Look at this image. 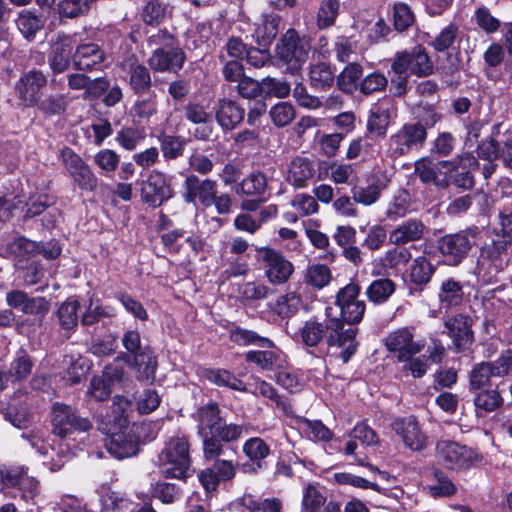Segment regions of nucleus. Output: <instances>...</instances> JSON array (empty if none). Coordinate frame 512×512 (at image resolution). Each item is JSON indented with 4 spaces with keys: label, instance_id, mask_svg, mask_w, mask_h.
<instances>
[{
    "label": "nucleus",
    "instance_id": "1",
    "mask_svg": "<svg viewBox=\"0 0 512 512\" xmlns=\"http://www.w3.org/2000/svg\"><path fill=\"white\" fill-rule=\"evenodd\" d=\"M327 331H329L328 345L340 349L339 357L343 363L348 362L357 349L355 341L357 329L353 327L343 329V323L337 317L329 319L326 325L311 318L291 334V337L296 343L305 347H316L322 342Z\"/></svg>",
    "mask_w": 512,
    "mask_h": 512
},
{
    "label": "nucleus",
    "instance_id": "2",
    "mask_svg": "<svg viewBox=\"0 0 512 512\" xmlns=\"http://www.w3.org/2000/svg\"><path fill=\"white\" fill-rule=\"evenodd\" d=\"M509 238L489 234V241L480 248L475 273L485 283H492L508 265L507 250L511 246Z\"/></svg>",
    "mask_w": 512,
    "mask_h": 512
},
{
    "label": "nucleus",
    "instance_id": "3",
    "mask_svg": "<svg viewBox=\"0 0 512 512\" xmlns=\"http://www.w3.org/2000/svg\"><path fill=\"white\" fill-rule=\"evenodd\" d=\"M161 472L167 478H183L191 465L189 443L184 435L173 436L159 454Z\"/></svg>",
    "mask_w": 512,
    "mask_h": 512
},
{
    "label": "nucleus",
    "instance_id": "4",
    "mask_svg": "<svg viewBox=\"0 0 512 512\" xmlns=\"http://www.w3.org/2000/svg\"><path fill=\"white\" fill-rule=\"evenodd\" d=\"M310 48L306 37H300L296 30L289 29L277 43L275 54L289 72L296 73L308 59Z\"/></svg>",
    "mask_w": 512,
    "mask_h": 512
},
{
    "label": "nucleus",
    "instance_id": "5",
    "mask_svg": "<svg viewBox=\"0 0 512 512\" xmlns=\"http://www.w3.org/2000/svg\"><path fill=\"white\" fill-rule=\"evenodd\" d=\"M435 458L444 468L461 471L469 469L476 462L477 455L465 445L442 439L436 443Z\"/></svg>",
    "mask_w": 512,
    "mask_h": 512
},
{
    "label": "nucleus",
    "instance_id": "6",
    "mask_svg": "<svg viewBox=\"0 0 512 512\" xmlns=\"http://www.w3.org/2000/svg\"><path fill=\"white\" fill-rule=\"evenodd\" d=\"M52 432L61 439H66L74 432H86L92 428L89 419L81 417L69 405L55 403L51 410Z\"/></svg>",
    "mask_w": 512,
    "mask_h": 512
},
{
    "label": "nucleus",
    "instance_id": "7",
    "mask_svg": "<svg viewBox=\"0 0 512 512\" xmlns=\"http://www.w3.org/2000/svg\"><path fill=\"white\" fill-rule=\"evenodd\" d=\"M414 331L410 327H401L391 331L384 340L387 350L394 354L399 362L410 360L425 347V340L415 338Z\"/></svg>",
    "mask_w": 512,
    "mask_h": 512
},
{
    "label": "nucleus",
    "instance_id": "8",
    "mask_svg": "<svg viewBox=\"0 0 512 512\" xmlns=\"http://www.w3.org/2000/svg\"><path fill=\"white\" fill-rule=\"evenodd\" d=\"M257 251L268 282L272 285L287 283L294 273L293 263L273 248L261 247Z\"/></svg>",
    "mask_w": 512,
    "mask_h": 512
},
{
    "label": "nucleus",
    "instance_id": "9",
    "mask_svg": "<svg viewBox=\"0 0 512 512\" xmlns=\"http://www.w3.org/2000/svg\"><path fill=\"white\" fill-rule=\"evenodd\" d=\"M60 160L75 186L89 192L97 188L98 178L90 166L71 148L64 147L61 150Z\"/></svg>",
    "mask_w": 512,
    "mask_h": 512
},
{
    "label": "nucleus",
    "instance_id": "10",
    "mask_svg": "<svg viewBox=\"0 0 512 512\" xmlns=\"http://www.w3.org/2000/svg\"><path fill=\"white\" fill-rule=\"evenodd\" d=\"M427 138V132L422 123H406L390 137L389 151L398 157L420 148Z\"/></svg>",
    "mask_w": 512,
    "mask_h": 512
},
{
    "label": "nucleus",
    "instance_id": "11",
    "mask_svg": "<svg viewBox=\"0 0 512 512\" xmlns=\"http://www.w3.org/2000/svg\"><path fill=\"white\" fill-rule=\"evenodd\" d=\"M141 200L157 208L174 196V191L164 173L153 170L140 184Z\"/></svg>",
    "mask_w": 512,
    "mask_h": 512
},
{
    "label": "nucleus",
    "instance_id": "12",
    "mask_svg": "<svg viewBox=\"0 0 512 512\" xmlns=\"http://www.w3.org/2000/svg\"><path fill=\"white\" fill-rule=\"evenodd\" d=\"M477 165V160L470 154L459 155L451 161H440V172H445L444 176L448 177L449 184L463 189H471L473 187V176L471 170Z\"/></svg>",
    "mask_w": 512,
    "mask_h": 512
},
{
    "label": "nucleus",
    "instance_id": "13",
    "mask_svg": "<svg viewBox=\"0 0 512 512\" xmlns=\"http://www.w3.org/2000/svg\"><path fill=\"white\" fill-rule=\"evenodd\" d=\"M470 248L471 243L467 232L445 235L438 241V249L443 261L450 266L458 265Z\"/></svg>",
    "mask_w": 512,
    "mask_h": 512
},
{
    "label": "nucleus",
    "instance_id": "14",
    "mask_svg": "<svg viewBox=\"0 0 512 512\" xmlns=\"http://www.w3.org/2000/svg\"><path fill=\"white\" fill-rule=\"evenodd\" d=\"M392 430L402 439L405 447L412 451H421L427 445V436L413 416L396 419L392 423Z\"/></svg>",
    "mask_w": 512,
    "mask_h": 512
},
{
    "label": "nucleus",
    "instance_id": "15",
    "mask_svg": "<svg viewBox=\"0 0 512 512\" xmlns=\"http://www.w3.org/2000/svg\"><path fill=\"white\" fill-rule=\"evenodd\" d=\"M186 188L185 201L198 200L204 207H210L215 202L217 183L211 179L200 180L195 175H189L184 182Z\"/></svg>",
    "mask_w": 512,
    "mask_h": 512
},
{
    "label": "nucleus",
    "instance_id": "16",
    "mask_svg": "<svg viewBox=\"0 0 512 512\" xmlns=\"http://www.w3.org/2000/svg\"><path fill=\"white\" fill-rule=\"evenodd\" d=\"M47 83L46 76L38 70L24 73L16 84L19 99L28 106L37 104L40 90Z\"/></svg>",
    "mask_w": 512,
    "mask_h": 512
},
{
    "label": "nucleus",
    "instance_id": "17",
    "mask_svg": "<svg viewBox=\"0 0 512 512\" xmlns=\"http://www.w3.org/2000/svg\"><path fill=\"white\" fill-rule=\"evenodd\" d=\"M236 473L235 466L229 460H216L212 467L206 468L198 478L207 492L214 491L222 481L231 480Z\"/></svg>",
    "mask_w": 512,
    "mask_h": 512
},
{
    "label": "nucleus",
    "instance_id": "18",
    "mask_svg": "<svg viewBox=\"0 0 512 512\" xmlns=\"http://www.w3.org/2000/svg\"><path fill=\"white\" fill-rule=\"evenodd\" d=\"M122 70L127 74L130 88L136 94H143L151 87V76L148 69L135 57H129L121 63Z\"/></svg>",
    "mask_w": 512,
    "mask_h": 512
},
{
    "label": "nucleus",
    "instance_id": "19",
    "mask_svg": "<svg viewBox=\"0 0 512 512\" xmlns=\"http://www.w3.org/2000/svg\"><path fill=\"white\" fill-rule=\"evenodd\" d=\"M183 63V52L173 46L168 48H156L148 59L150 68L159 72L176 71L182 67Z\"/></svg>",
    "mask_w": 512,
    "mask_h": 512
},
{
    "label": "nucleus",
    "instance_id": "20",
    "mask_svg": "<svg viewBox=\"0 0 512 512\" xmlns=\"http://www.w3.org/2000/svg\"><path fill=\"white\" fill-rule=\"evenodd\" d=\"M3 485L5 489L18 487L21 497L25 500L32 499L36 494L38 482L28 476L21 468H12L2 471Z\"/></svg>",
    "mask_w": 512,
    "mask_h": 512
},
{
    "label": "nucleus",
    "instance_id": "21",
    "mask_svg": "<svg viewBox=\"0 0 512 512\" xmlns=\"http://www.w3.org/2000/svg\"><path fill=\"white\" fill-rule=\"evenodd\" d=\"M105 60V53L96 43L77 46L73 54V64L78 70L98 69Z\"/></svg>",
    "mask_w": 512,
    "mask_h": 512
},
{
    "label": "nucleus",
    "instance_id": "22",
    "mask_svg": "<svg viewBox=\"0 0 512 512\" xmlns=\"http://www.w3.org/2000/svg\"><path fill=\"white\" fill-rule=\"evenodd\" d=\"M425 232V225L419 219H408L397 225L389 233V242L395 246L419 241Z\"/></svg>",
    "mask_w": 512,
    "mask_h": 512
},
{
    "label": "nucleus",
    "instance_id": "23",
    "mask_svg": "<svg viewBox=\"0 0 512 512\" xmlns=\"http://www.w3.org/2000/svg\"><path fill=\"white\" fill-rule=\"evenodd\" d=\"M438 301L440 307L450 309L460 306L465 299L463 284L452 278H445L441 281L438 289Z\"/></svg>",
    "mask_w": 512,
    "mask_h": 512
},
{
    "label": "nucleus",
    "instance_id": "24",
    "mask_svg": "<svg viewBox=\"0 0 512 512\" xmlns=\"http://www.w3.org/2000/svg\"><path fill=\"white\" fill-rule=\"evenodd\" d=\"M129 366L135 370L136 378L140 381L152 382L155 379L157 370V359L153 353L144 348L141 352L135 355L131 360L129 356H123Z\"/></svg>",
    "mask_w": 512,
    "mask_h": 512
},
{
    "label": "nucleus",
    "instance_id": "25",
    "mask_svg": "<svg viewBox=\"0 0 512 512\" xmlns=\"http://www.w3.org/2000/svg\"><path fill=\"white\" fill-rule=\"evenodd\" d=\"M445 328L459 350L466 348L473 342V331L466 316L462 314L455 315L446 321Z\"/></svg>",
    "mask_w": 512,
    "mask_h": 512
},
{
    "label": "nucleus",
    "instance_id": "26",
    "mask_svg": "<svg viewBox=\"0 0 512 512\" xmlns=\"http://www.w3.org/2000/svg\"><path fill=\"white\" fill-rule=\"evenodd\" d=\"M245 111L235 101L220 99L216 109V119L224 130L234 129L244 118Z\"/></svg>",
    "mask_w": 512,
    "mask_h": 512
},
{
    "label": "nucleus",
    "instance_id": "27",
    "mask_svg": "<svg viewBox=\"0 0 512 512\" xmlns=\"http://www.w3.org/2000/svg\"><path fill=\"white\" fill-rule=\"evenodd\" d=\"M197 421L199 435H215L223 422L218 404L211 402L200 407L197 411Z\"/></svg>",
    "mask_w": 512,
    "mask_h": 512
},
{
    "label": "nucleus",
    "instance_id": "28",
    "mask_svg": "<svg viewBox=\"0 0 512 512\" xmlns=\"http://www.w3.org/2000/svg\"><path fill=\"white\" fill-rule=\"evenodd\" d=\"M106 448L115 458L123 459L136 455L139 444L134 435L113 433L106 442Z\"/></svg>",
    "mask_w": 512,
    "mask_h": 512
},
{
    "label": "nucleus",
    "instance_id": "29",
    "mask_svg": "<svg viewBox=\"0 0 512 512\" xmlns=\"http://www.w3.org/2000/svg\"><path fill=\"white\" fill-rule=\"evenodd\" d=\"M440 162L433 164L431 161L423 158L415 163V173L424 183H433L437 187L446 188L449 186L448 177L445 172H440Z\"/></svg>",
    "mask_w": 512,
    "mask_h": 512
},
{
    "label": "nucleus",
    "instance_id": "30",
    "mask_svg": "<svg viewBox=\"0 0 512 512\" xmlns=\"http://www.w3.org/2000/svg\"><path fill=\"white\" fill-rule=\"evenodd\" d=\"M74 45L68 37L55 43L51 56L49 58L50 67L55 73L65 71L70 65V59L73 58Z\"/></svg>",
    "mask_w": 512,
    "mask_h": 512
},
{
    "label": "nucleus",
    "instance_id": "31",
    "mask_svg": "<svg viewBox=\"0 0 512 512\" xmlns=\"http://www.w3.org/2000/svg\"><path fill=\"white\" fill-rule=\"evenodd\" d=\"M280 17L276 14L264 15L259 23L255 24L253 37L260 46L269 45L276 37L279 29Z\"/></svg>",
    "mask_w": 512,
    "mask_h": 512
},
{
    "label": "nucleus",
    "instance_id": "32",
    "mask_svg": "<svg viewBox=\"0 0 512 512\" xmlns=\"http://www.w3.org/2000/svg\"><path fill=\"white\" fill-rule=\"evenodd\" d=\"M313 176V165L303 157L294 158L289 166L287 180L297 188H303Z\"/></svg>",
    "mask_w": 512,
    "mask_h": 512
},
{
    "label": "nucleus",
    "instance_id": "33",
    "mask_svg": "<svg viewBox=\"0 0 512 512\" xmlns=\"http://www.w3.org/2000/svg\"><path fill=\"white\" fill-rule=\"evenodd\" d=\"M39 244L24 237H17L9 242L2 255L8 258H13L16 261H21L30 256L36 255Z\"/></svg>",
    "mask_w": 512,
    "mask_h": 512
},
{
    "label": "nucleus",
    "instance_id": "34",
    "mask_svg": "<svg viewBox=\"0 0 512 512\" xmlns=\"http://www.w3.org/2000/svg\"><path fill=\"white\" fill-rule=\"evenodd\" d=\"M229 339L240 346L257 345L261 348H272L274 346L270 339L258 335L255 331L239 326L232 327L229 330Z\"/></svg>",
    "mask_w": 512,
    "mask_h": 512
},
{
    "label": "nucleus",
    "instance_id": "35",
    "mask_svg": "<svg viewBox=\"0 0 512 512\" xmlns=\"http://www.w3.org/2000/svg\"><path fill=\"white\" fill-rule=\"evenodd\" d=\"M268 188L267 177L261 172H253L238 185V195L264 197Z\"/></svg>",
    "mask_w": 512,
    "mask_h": 512
},
{
    "label": "nucleus",
    "instance_id": "36",
    "mask_svg": "<svg viewBox=\"0 0 512 512\" xmlns=\"http://www.w3.org/2000/svg\"><path fill=\"white\" fill-rule=\"evenodd\" d=\"M396 290L395 283L389 278H380L374 280L366 289L367 299L374 304H383L394 294Z\"/></svg>",
    "mask_w": 512,
    "mask_h": 512
},
{
    "label": "nucleus",
    "instance_id": "37",
    "mask_svg": "<svg viewBox=\"0 0 512 512\" xmlns=\"http://www.w3.org/2000/svg\"><path fill=\"white\" fill-rule=\"evenodd\" d=\"M411 206V197L408 191L400 189L390 199L387 204L385 216L390 221H397L405 217Z\"/></svg>",
    "mask_w": 512,
    "mask_h": 512
},
{
    "label": "nucleus",
    "instance_id": "38",
    "mask_svg": "<svg viewBox=\"0 0 512 512\" xmlns=\"http://www.w3.org/2000/svg\"><path fill=\"white\" fill-rule=\"evenodd\" d=\"M45 20L31 10H22L16 18V25L21 34L31 40L44 27Z\"/></svg>",
    "mask_w": 512,
    "mask_h": 512
},
{
    "label": "nucleus",
    "instance_id": "39",
    "mask_svg": "<svg viewBox=\"0 0 512 512\" xmlns=\"http://www.w3.org/2000/svg\"><path fill=\"white\" fill-rule=\"evenodd\" d=\"M204 377L217 386L227 387L241 392L248 391L242 380L225 369H208L204 372Z\"/></svg>",
    "mask_w": 512,
    "mask_h": 512
},
{
    "label": "nucleus",
    "instance_id": "40",
    "mask_svg": "<svg viewBox=\"0 0 512 512\" xmlns=\"http://www.w3.org/2000/svg\"><path fill=\"white\" fill-rule=\"evenodd\" d=\"M244 455L258 468H261L264 460L270 455V446L260 437L247 439L243 446Z\"/></svg>",
    "mask_w": 512,
    "mask_h": 512
},
{
    "label": "nucleus",
    "instance_id": "41",
    "mask_svg": "<svg viewBox=\"0 0 512 512\" xmlns=\"http://www.w3.org/2000/svg\"><path fill=\"white\" fill-rule=\"evenodd\" d=\"M435 272L434 266L424 256L416 257L409 268L410 281L416 286L427 285Z\"/></svg>",
    "mask_w": 512,
    "mask_h": 512
},
{
    "label": "nucleus",
    "instance_id": "42",
    "mask_svg": "<svg viewBox=\"0 0 512 512\" xmlns=\"http://www.w3.org/2000/svg\"><path fill=\"white\" fill-rule=\"evenodd\" d=\"M33 366L30 356L25 351L20 350L10 363L7 376L12 382L23 380L31 374Z\"/></svg>",
    "mask_w": 512,
    "mask_h": 512
},
{
    "label": "nucleus",
    "instance_id": "43",
    "mask_svg": "<svg viewBox=\"0 0 512 512\" xmlns=\"http://www.w3.org/2000/svg\"><path fill=\"white\" fill-rule=\"evenodd\" d=\"M241 512H281V502L276 499L256 500L252 495L240 499Z\"/></svg>",
    "mask_w": 512,
    "mask_h": 512
},
{
    "label": "nucleus",
    "instance_id": "44",
    "mask_svg": "<svg viewBox=\"0 0 512 512\" xmlns=\"http://www.w3.org/2000/svg\"><path fill=\"white\" fill-rule=\"evenodd\" d=\"M362 66L353 61L350 62L338 75L337 86L346 93H352L356 89L357 81L362 76Z\"/></svg>",
    "mask_w": 512,
    "mask_h": 512
},
{
    "label": "nucleus",
    "instance_id": "45",
    "mask_svg": "<svg viewBox=\"0 0 512 512\" xmlns=\"http://www.w3.org/2000/svg\"><path fill=\"white\" fill-rule=\"evenodd\" d=\"M309 79L313 87L317 89H326L333 85L335 75L329 64L317 63L311 65L309 70Z\"/></svg>",
    "mask_w": 512,
    "mask_h": 512
},
{
    "label": "nucleus",
    "instance_id": "46",
    "mask_svg": "<svg viewBox=\"0 0 512 512\" xmlns=\"http://www.w3.org/2000/svg\"><path fill=\"white\" fill-rule=\"evenodd\" d=\"M412 254L409 248L404 246H396L388 249L381 261L383 265L390 270L398 271L411 260Z\"/></svg>",
    "mask_w": 512,
    "mask_h": 512
},
{
    "label": "nucleus",
    "instance_id": "47",
    "mask_svg": "<svg viewBox=\"0 0 512 512\" xmlns=\"http://www.w3.org/2000/svg\"><path fill=\"white\" fill-rule=\"evenodd\" d=\"M131 402L124 396H114L112 401V415L106 419V424L115 428H121L127 423L128 410Z\"/></svg>",
    "mask_w": 512,
    "mask_h": 512
},
{
    "label": "nucleus",
    "instance_id": "48",
    "mask_svg": "<svg viewBox=\"0 0 512 512\" xmlns=\"http://www.w3.org/2000/svg\"><path fill=\"white\" fill-rule=\"evenodd\" d=\"M338 0H322L318 8L316 23L319 29H327L334 25L339 14Z\"/></svg>",
    "mask_w": 512,
    "mask_h": 512
},
{
    "label": "nucleus",
    "instance_id": "49",
    "mask_svg": "<svg viewBox=\"0 0 512 512\" xmlns=\"http://www.w3.org/2000/svg\"><path fill=\"white\" fill-rule=\"evenodd\" d=\"M301 305V297L295 292H288L277 298L273 310L282 318H289L297 313Z\"/></svg>",
    "mask_w": 512,
    "mask_h": 512
},
{
    "label": "nucleus",
    "instance_id": "50",
    "mask_svg": "<svg viewBox=\"0 0 512 512\" xmlns=\"http://www.w3.org/2000/svg\"><path fill=\"white\" fill-rule=\"evenodd\" d=\"M334 52L337 60L340 62H353L360 54L357 42L344 36L336 38Z\"/></svg>",
    "mask_w": 512,
    "mask_h": 512
},
{
    "label": "nucleus",
    "instance_id": "51",
    "mask_svg": "<svg viewBox=\"0 0 512 512\" xmlns=\"http://www.w3.org/2000/svg\"><path fill=\"white\" fill-rule=\"evenodd\" d=\"M79 302L75 298H68L58 309V318L62 328L69 330L78 322Z\"/></svg>",
    "mask_w": 512,
    "mask_h": 512
},
{
    "label": "nucleus",
    "instance_id": "52",
    "mask_svg": "<svg viewBox=\"0 0 512 512\" xmlns=\"http://www.w3.org/2000/svg\"><path fill=\"white\" fill-rule=\"evenodd\" d=\"M382 190L383 187L379 183H371L365 187H357L352 190V199L356 203L370 206L379 200Z\"/></svg>",
    "mask_w": 512,
    "mask_h": 512
},
{
    "label": "nucleus",
    "instance_id": "53",
    "mask_svg": "<svg viewBox=\"0 0 512 512\" xmlns=\"http://www.w3.org/2000/svg\"><path fill=\"white\" fill-rule=\"evenodd\" d=\"M332 275L330 269L323 264H314L307 268L305 273V281L321 289L327 286L331 281Z\"/></svg>",
    "mask_w": 512,
    "mask_h": 512
},
{
    "label": "nucleus",
    "instance_id": "54",
    "mask_svg": "<svg viewBox=\"0 0 512 512\" xmlns=\"http://www.w3.org/2000/svg\"><path fill=\"white\" fill-rule=\"evenodd\" d=\"M116 315V311L111 306H103L99 301L91 299L88 308L82 316L84 325H92L102 318H110Z\"/></svg>",
    "mask_w": 512,
    "mask_h": 512
},
{
    "label": "nucleus",
    "instance_id": "55",
    "mask_svg": "<svg viewBox=\"0 0 512 512\" xmlns=\"http://www.w3.org/2000/svg\"><path fill=\"white\" fill-rule=\"evenodd\" d=\"M326 497L313 485H307L303 491L301 512H319L325 506Z\"/></svg>",
    "mask_w": 512,
    "mask_h": 512
},
{
    "label": "nucleus",
    "instance_id": "56",
    "mask_svg": "<svg viewBox=\"0 0 512 512\" xmlns=\"http://www.w3.org/2000/svg\"><path fill=\"white\" fill-rule=\"evenodd\" d=\"M269 114L273 124L277 127L287 126L296 115L293 105L288 102H280L272 106Z\"/></svg>",
    "mask_w": 512,
    "mask_h": 512
},
{
    "label": "nucleus",
    "instance_id": "57",
    "mask_svg": "<svg viewBox=\"0 0 512 512\" xmlns=\"http://www.w3.org/2000/svg\"><path fill=\"white\" fill-rule=\"evenodd\" d=\"M389 118L387 109L380 106L374 108L367 123L369 132L378 136H384L389 125Z\"/></svg>",
    "mask_w": 512,
    "mask_h": 512
},
{
    "label": "nucleus",
    "instance_id": "58",
    "mask_svg": "<svg viewBox=\"0 0 512 512\" xmlns=\"http://www.w3.org/2000/svg\"><path fill=\"white\" fill-rule=\"evenodd\" d=\"M492 377L495 376L490 368V364L487 362L478 363L470 372V388L477 390L488 386Z\"/></svg>",
    "mask_w": 512,
    "mask_h": 512
},
{
    "label": "nucleus",
    "instance_id": "59",
    "mask_svg": "<svg viewBox=\"0 0 512 512\" xmlns=\"http://www.w3.org/2000/svg\"><path fill=\"white\" fill-rule=\"evenodd\" d=\"M144 137L145 134L143 131L137 128L127 127L122 128L117 133L116 140L122 148L132 151L144 139Z\"/></svg>",
    "mask_w": 512,
    "mask_h": 512
},
{
    "label": "nucleus",
    "instance_id": "60",
    "mask_svg": "<svg viewBox=\"0 0 512 512\" xmlns=\"http://www.w3.org/2000/svg\"><path fill=\"white\" fill-rule=\"evenodd\" d=\"M94 0H62L59 5L60 15L74 18L86 13Z\"/></svg>",
    "mask_w": 512,
    "mask_h": 512
},
{
    "label": "nucleus",
    "instance_id": "61",
    "mask_svg": "<svg viewBox=\"0 0 512 512\" xmlns=\"http://www.w3.org/2000/svg\"><path fill=\"white\" fill-rule=\"evenodd\" d=\"M502 398L496 390H485L479 392L474 403L476 408L491 412L502 405Z\"/></svg>",
    "mask_w": 512,
    "mask_h": 512
},
{
    "label": "nucleus",
    "instance_id": "62",
    "mask_svg": "<svg viewBox=\"0 0 512 512\" xmlns=\"http://www.w3.org/2000/svg\"><path fill=\"white\" fill-rule=\"evenodd\" d=\"M291 206L297 210L301 216H309L318 212L319 206L317 200L305 193L295 195L291 200Z\"/></svg>",
    "mask_w": 512,
    "mask_h": 512
},
{
    "label": "nucleus",
    "instance_id": "63",
    "mask_svg": "<svg viewBox=\"0 0 512 512\" xmlns=\"http://www.w3.org/2000/svg\"><path fill=\"white\" fill-rule=\"evenodd\" d=\"M248 362L255 363L263 370L272 369L278 360V354L272 350L248 351L245 355Z\"/></svg>",
    "mask_w": 512,
    "mask_h": 512
},
{
    "label": "nucleus",
    "instance_id": "64",
    "mask_svg": "<svg viewBox=\"0 0 512 512\" xmlns=\"http://www.w3.org/2000/svg\"><path fill=\"white\" fill-rule=\"evenodd\" d=\"M458 34V27L454 23H450L443 28L441 32L433 40L432 45L435 50L442 52L449 49L455 42Z\"/></svg>",
    "mask_w": 512,
    "mask_h": 512
}]
</instances>
